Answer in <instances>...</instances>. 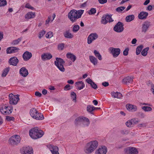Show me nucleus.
Instances as JSON below:
<instances>
[{"instance_id":"dca6fc26","label":"nucleus","mask_w":154,"mask_h":154,"mask_svg":"<svg viewBox=\"0 0 154 154\" xmlns=\"http://www.w3.org/2000/svg\"><path fill=\"white\" fill-rule=\"evenodd\" d=\"M48 147L52 154H59V149L57 146L51 145Z\"/></svg>"},{"instance_id":"5701e85b","label":"nucleus","mask_w":154,"mask_h":154,"mask_svg":"<svg viewBox=\"0 0 154 154\" xmlns=\"http://www.w3.org/2000/svg\"><path fill=\"white\" fill-rule=\"evenodd\" d=\"M148 15V13L144 11H142L138 14V17L139 19L141 20L145 19Z\"/></svg>"},{"instance_id":"09e8293b","label":"nucleus","mask_w":154,"mask_h":154,"mask_svg":"<svg viewBox=\"0 0 154 154\" xmlns=\"http://www.w3.org/2000/svg\"><path fill=\"white\" fill-rule=\"evenodd\" d=\"M125 8L124 6H121L118 7L116 9V11L118 12H121Z\"/></svg>"},{"instance_id":"ddd939ff","label":"nucleus","mask_w":154,"mask_h":154,"mask_svg":"<svg viewBox=\"0 0 154 154\" xmlns=\"http://www.w3.org/2000/svg\"><path fill=\"white\" fill-rule=\"evenodd\" d=\"M19 62L17 58L15 57H13L10 58L8 60V63L10 65L16 66Z\"/></svg>"},{"instance_id":"f704fd0d","label":"nucleus","mask_w":154,"mask_h":154,"mask_svg":"<svg viewBox=\"0 0 154 154\" xmlns=\"http://www.w3.org/2000/svg\"><path fill=\"white\" fill-rule=\"evenodd\" d=\"M87 111L90 113L93 114V111L95 110V107L92 105H89L87 107Z\"/></svg>"},{"instance_id":"bf43d9fd","label":"nucleus","mask_w":154,"mask_h":154,"mask_svg":"<svg viewBox=\"0 0 154 154\" xmlns=\"http://www.w3.org/2000/svg\"><path fill=\"white\" fill-rule=\"evenodd\" d=\"M25 8L31 10H33L34 9V8L31 6L29 3H27L25 5Z\"/></svg>"},{"instance_id":"0eeeda50","label":"nucleus","mask_w":154,"mask_h":154,"mask_svg":"<svg viewBox=\"0 0 154 154\" xmlns=\"http://www.w3.org/2000/svg\"><path fill=\"white\" fill-rule=\"evenodd\" d=\"M22 154H33V150L32 147H23L20 150Z\"/></svg>"},{"instance_id":"4be33fe9","label":"nucleus","mask_w":154,"mask_h":154,"mask_svg":"<svg viewBox=\"0 0 154 154\" xmlns=\"http://www.w3.org/2000/svg\"><path fill=\"white\" fill-rule=\"evenodd\" d=\"M52 57V55L50 53H44L41 55L42 59L44 61H45L46 60H49Z\"/></svg>"},{"instance_id":"a211bd4d","label":"nucleus","mask_w":154,"mask_h":154,"mask_svg":"<svg viewBox=\"0 0 154 154\" xmlns=\"http://www.w3.org/2000/svg\"><path fill=\"white\" fill-rule=\"evenodd\" d=\"M32 53L28 51L25 52L22 56L23 58L25 61L29 60L32 57Z\"/></svg>"},{"instance_id":"7ed1b4c3","label":"nucleus","mask_w":154,"mask_h":154,"mask_svg":"<svg viewBox=\"0 0 154 154\" xmlns=\"http://www.w3.org/2000/svg\"><path fill=\"white\" fill-rule=\"evenodd\" d=\"M56 60L54 61V64L59 69L61 72H63L65 69L63 67V64L65 63L64 61L60 58L57 57Z\"/></svg>"},{"instance_id":"37998d69","label":"nucleus","mask_w":154,"mask_h":154,"mask_svg":"<svg viewBox=\"0 0 154 154\" xmlns=\"http://www.w3.org/2000/svg\"><path fill=\"white\" fill-rule=\"evenodd\" d=\"M142 109L145 112L151 111L152 110V108L148 106H144L142 107Z\"/></svg>"},{"instance_id":"423d86ee","label":"nucleus","mask_w":154,"mask_h":154,"mask_svg":"<svg viewBox=\"0 0 154 154\" xmlns=\"http://www.w3.org/2000/svg\"><path fill=\"white\" fill-rule=\"evenodd\" d=\"M123 26L124 25L122 23L119 22L114 27L113 29L114 31L117 32H121L124 29Z\"/></svg>"},{"instance_id":"052dcab7","label":"nucleus","mask_w":154,"mask_h":154,"mask_svg":"<svg viewBox=\"0 0 154 154\" xmlns=\"http://www.w3.org/2000/svg\"><path fill=\"white\" fill-rule=\"evenodd\" d=\"M14 118L13 117L7 116L6 117V119L8 121L13 120H14Z\"/></svg>"},{"instance_id":"bb28decb","label":"nucleus","mask_w":154,"mask_h":154,"mask_svg":"<svg viewBox=\"0 0 154 154\" xmlns=\"http://www.w3.org/2000/svg\"><path fill=\"white\" fill-rule=\"evenodd\" d=\"M111 95L112 97L114 98H117L118 99H120L122 97V94L119 92H112L111 93Z\"/></svg>"},{"instance_id":"9d476101","label":"nucleus","mask_w":154,"mask_h":154,"mask_svg":"<svg viewBox=\"0 0 154 154\" xmlns=\"http://www.w3.org/2000/svg\"><path fill=\"white\" fill-rule=\"evenodd\" d=\"M86 119L85 121L88 122V119L83 116H80L76 119L75 121V124L76 125H80L82 124V121L84 119Z\"/></svg>"},{"instance_id":"39448f33","label":"nucleus","mask_w":154,"mask_h":154,"mask_svg":"<svg viewBox=\"0 0 154 154\" xmlns=\"http://www.w3.org/2000/svg\"><path fill=\"white\" fill-rule=\"evenodd\" d=\"M19 95H14L12 93L9 94V97L10 99L9 103L12 105L16 104L19 100Z\"/></svg>"},{"instance_id":"4468645a","label":"nucleus","mask_w":154,"mask_h":154,"mask_svg":"<svg viewBox=\"0 0 154 154\" xmlns=\"http://www.w3.org/2000/svg\"><path fill=\"white\" fill-rule=\"evenodd\" d=\"M98 37V35L96 33L91 34L88 38V43L90 44L94 40L96 39Z\"/></svg>"},{"instance_id":"338daca9","label":"nucleus","mask_w":154,"mask_h":154,"mask_svg":"<svg viewBox=\"0 0 154 154\" xmlns=\"http://www.w3.org/2000/svg\"><path fill=\"white\" fill-rule=\"evenodd\" d=\"M146 126V125L145 123H142L141 124H139L137 125L138 128H141L143 127H145Z\"/></svg>"},{"instance_id":"cd10ccee","label":"nucleus","mask_w":154,"mask_h":154,"mask_svg":"<svg viewBox=\"0 0 154 154\" xmlns=\"http://www.w3.org/2000/svg\"><path fill=\"white\" fill-rule=\"evenodd\" d=\"M66 56L67 58L70 59L73 62H74L76 59V56L70 53H67L66 54Z\"/></svg>"},{"instance_id":"6e6552de","label":"nucleus","mask_w":154,"mask_h":154,"mask_svg":"<svg viewBox=\"0 0 154 154\" xmlns=\"http://www.w3.org/2000/svg\"><path fill=\"white\" fill-rule=\"evenodd\" d=\"M10 106H4L0 109L1 113L4 115H6L11 113L12 112V110L9 109Z\"/></svg>"},{"instance_id":"9b49d317","label":"nucleus","mask_w":154,"mask_h":154,"mask_svg":"<svg viewBox=\"0 0 154 154\" xmlns=\"http://www.w3.org/2000/svg\"><path fill=\"white\" fill-rule=\"evenodd\" d=\"M107 151L106 147L105 146H102L96 151L95 154H106Z\"/></svg>"},{"instance_id":"58836bf2","label":"nucleus","mask_w":154,"mask_h":154,"mask_svg":"<svg viewBox=\"0 0 154 154\" xmlns=\"http://www.w3.org/2000/svg\"><path fill=\"white\" fill-rule=\"evenodd\" d=\"M112 15H109L108 14H106V15L105 16V17L106 18V19L107 20L108 22L110 23L111 22H112L113 21V20L112 19L111 17Z\"/></svg>"},{"instance_id":"f8f14e48","label":"nucleus","mask_w":154,"mask_h":154,"mask_svg":"<svg viewBox=\"0 0 154 154\" xmlns=\"http://www.w3.org/2000/svg\"><path fill=\"white\" fill-rule=\"evenodd\" d=\"M109 49L110 51V53L112 54L114 57H117L120 54V50L119 48H116L111 47L109 48Z\"/></svg>"},{"instance_id":"4d7b16f0","label":"nucleus","mask_w":154,"mask_h":154,"mask_svg":"<svg viewBox=\"0 0 154 154\" xmlns=\"http://www.w3.org/2000/svg\"><path fill=\"white\" fill-rule=\"evenodd\" d=\"M64 47V44L63 43L59 44L58 45V49L59 50H63V49Z\"/></svg>"},{"instance_id":"603ef678","label":"nucleus","mask_w":154,"mask_h":154,"mask_svg":"<svg viewBox=\"0 0 154 154\" xmlns=\"http://www.w3.org/2000/svg\"><path fill=\"white\" fill-rule=\"evenodd\" d=\"M7 3L6 0H0V7L4 6L6 5Z\"/></svg>"},{"instance_id":"20e7f679","label":"nucleus","mask_w":154,"mask_h":154,"mask_svg":"<svg viewBox=\"0 0 154 154\" xmlns=\"http://www.w3.org/2000/svg\"><path fill=\"white\" fill-rule=\"evenodd\" d=\"M20 136L15 135L11 136L9 139V141L12 145H15L20 143Z\"/></svg>"},{"instance_id":"6e6d98bb","label":"nucleus","mask_w":154,"mask_h":154,"mask_svg":"<svg viewBox=\"0 0 154 154\" xmlns=\"http://www.w3.org/2000/svg\"><path fill=\"white\" fill-rule=\"evenodd\" d=\"M45 33V31L44 30H42L39 32L38 37L39 38H41Z\"/></svg>"},{"instance_id":"412c9836","label":"nucleus","mask_w":154,"mask_h":154,"mask_svg":"<svg viewBox=\"0 0 154 154\" xmlns=\"http://www.w3.org/2000/svg\"><path fill=\"white\" fill-rule=\"evenodd\" d=\"M19 73L23 77H26L28 74V70L25 67H22L20 69Z\"/></svg>"},{"instance_id":"2eb2a0df","label":"nucleus","mask_w":154,"mask_h":154,"mask_svg":"<svg viewBox=\"0 0 154 154\" xmlns=\"http://www.w3.org/2000/svg\"><path fill=\"white\" fill-rule=\"evenodd\" d=\"M19 48L15 47H11L7 48L6 50L7 53L8 54H11L17 52Z\"/></svg>"},{"instance_id":"6ab92c4d","label":"nucleus","mask_w":154,"mask_h":154,"mask_svg":"<svg viewBox=\"0 0 154 154\" xmlns=\"http://www.w3.org/2000/svg\"><path fill=\"white\" fill-rule=\"evenodd\" d=\"M92 148V147H91L89 143H88L85 147L84 149V151L86 153H91L94 151Z\"/></svg>"},{"instance_id":"aec40b11","label":"nucleus","mask_w":154,"mask_h":154,"mask_svg":"<svg viewBox=\"0 0 154 154\" xmlns=\"http://www.w3.org/2000/svg\"><path fill=\"white\" fill-rule=\"evenodd\" d=\"M133 78L132 76H128L125 78L122 81V82L125 84L131 83L133 82Z\"/></svg>"},{"instance_id":"e433bc0d","label":"nucleus","mask_w":154,"mask_h":154,"mask_svg":"<svg viewBox=\"0 0 154 154\" xmlns=\"http://www.w3.org/2000/svg\"><path fill=\"white\" fill-rule=\"evenodd\" d=\"M143 48V46L142 45H140L137 47L136 50V53L137 55H138L140 54Z\"/></svg>"},{"instance_id":"393cba45","label":"nucleus","mask_w":154,"mask_h":154,"mask_svg":"<svg viewBox=\"0 0 154 154\" xmlns=\"http://www.w3.org/2000/svg\"><path fill=\"white\" fill-rule=\"evenodd\" d=\"M86 82L90 84L92 88L94 89H96L97 86L90 78H88L86 79Z\"/></svg>"},{"instance_id":"79ce46f5","label":"nucleus","mask_w":154,"mask_h":154,"mask_svg":"<svg viewBox=\"0 0 154 154\" xmlns=\"http://www.w3.org/2000/svg\"><path fill=\"white\" fill-rule=\"evenodd\" d=\"M70 95L71 98L72 99V100L76 102V95L75 93L73 91L71 93Z\"/></svg>"},{"instance_id":"0e129e2a","label":"nucleus","mask_w":154,"mask_h":154,"mask_svg":"<svg viewBox=\"0 0 154 154\" xmlns=\"http://www.w3.org/2000/svg\"><path fill=\"white\" fill-rule=\"evenodd\" d=\"M99 2L102 4L106 3L107 2V0H98Z\"/></svg>"},{"instance_id":"ea45409f","label":"nucleus","mask_w":154,"mask_h":154,"mask_svg":"<svg viewBox=\"0 0 154 154\" xmlns=\"http://www.w3.org/2000/svg\"><path fill=\"white\" fill-rule=\"evenodd\" d=\"M95 56L97 57L98 59L100 60H101L102 59V57L99 53V52L97 51L96 50H94V52Z\"/></svg>"},{"instance_id":"680f3d73","label":"nucleus","mask_w":154,"mask_h":154,"mask_svg":"<svg viewBox=\"0 0 154 154\" xmlns=\"http://www.w3.org/2000/svg\"><path fill=\"white\" fill-rule=\"evenodd\" d=\"M129 49L128 48L125 49V50L123 51V54L125 56H127L128 55V51Z\"/></svg>"},{"instance_id":"c85d7f7f","label":"nucleus","mask_w":154,"mask_h":154,"mask_svg":"<svg viewBox=\"0 0 154 154\" xmlns=\"http://www.w3.org/2000/svg\"><path fill=\"white\" fill-rule=\"evenodd\" d=\"M126 106L128 110H131L132 111H135L137 109V107L134 105L127 104Z\"/></svg>"},{"instance_id":"e2e57ef3","label":"nucleus","mask_w":154,"mask_h":154,"mask_svg":"<svg viewBox=\"0 0 154 154\" xmlns=\"http://www.w3.org/2000/svg\"><path fill=\"white\" fill-rule=\"evenodd\" d=\"M70 86L69 85L67 84L64 87V90L65 91L69 90L71 89L70 88Z\"/></svg>"},{"instance_id":"473e14b6","label":"nucleus","mask_w":154,"mask_h":154,"mask_svg":"<svg viewBox=\"0 0 154 154\" xmlns=\"http://www.w3.org/2000/svg\"><path fill=\"white\" fill-rule=\"evenodd\" d=\"M75 84L77 85V87L79 90L83 89L85 87V84L82 81L77 82H76Z\"/></svg>"},{"instance_id":"864d4df0","label":"nucleus","mask_w":154,"mask_h":154,"mask_svg":"<svg viewBox=\"0 0 154 154\" xmlns=\"http://www.w3.org/2000/svg\"><path fill=\"white\" fill-rule=\"evenodd\" d=\"M83 121H82V125L84 126H89L90 124V121L89 119H88V122L85 121L86 119H84Z\"/></svg>"},{"instance_id":"c9c22d12","label":"nucleus","mask_w":154,"mask_h":154,"mask_svg":"<svg viewBox=\"0 0 154 154\" xmlns=\"http://www.w3.org/2000/svg\"><path fill=\"white\" fill-rule=\"evenodd\" d=\"M134 18V15L132 14L127 16L125 18L126 21L127 22H130L133 20Z\"/></svg>"},{"instance_id":"49530a36","label":"nucleus","mask_w":154,"mask_h":154,"mask_svg":"<svg viewBox=\"0 0 154 154\" xmlns=\"http://www.w3.org/2000/svg\"><path fill=\"white\" fill-rule=\"evenodd\" d=\"M80 27L78 25H74L72 29V31L74 32H76L79 29Z\"/></svg>"},{"instance_id":"f3484780","label":"nucleus","mask_w":154,"mask_h":154,"mask_svg":"<svg viewBox=\"0 0 154 154\" xmlns=\"http://www.w3.org/2000/svg\"><path fill=\"white\" fill-rule=\"evenodd\" d=\"M150 26V22L148 21L144 23L142 27V32L145 33Z\"/></svg>"},{"instance_id":"8fccbe9b","label":"nucleus","mask_w":154,"mask_h":154,"mask_svg":"<svg viewBox=\"0 0 154 154\" xmlns=\"http://www.w3.org/2000/svg\"><path fill=\"white\" fill-rule=\"evenodd\" d=\"M125 124L126 125L129 127H131L133 125L131 119L128 121Z\"/></svg>"},{"instance_id":"7c9ffc66","label":"nucleus","mask_w":154,"mask_h":154,"mask_svg":"<svg viewBox=\"0 0 154 154\" xmlns=\"http://www.w3.org/2000/svg\"><path fill=\"white\" fill-rule=\"evenodd\" d=\"M89 60L94 65H96L97 63V60L94 57L92 56H89Z\"/></svg>"},{"instance_id":"a19ab883","label":"nucleus","mask_w":154,"mask_h":154,"mask_svg":"<svg viewBox=\"0 0 154 154\" xmlns=\"http://www.w3.org/2000/svg\"><path fill=\"white\" fill-rule=\"evenodd\" d=\"M149 49V47H146L141 52V54L143 56H146L147 54V51Z\"/></svg>"},{"instance_id":"a18cd8bd","label":"nucleus","mask_w":154,"mask_h":154,"mask_svg":"<svg viewBox=\"0 0 154 154\" xmlns=\"http://www.w3.org/2000/svg\"><path fill=\"white\" fill-rule=\"evenodd\" d=\"M120 132L122 135H126L128 134L130 132L129 130L124 129L121 130Z\"/></svg>"},{"instance_id":"4c0bfd02","label":"nucleus","mask_w":154,"mask_h":154,"mask_svg":"<svg viewBox=\"0 0 154 154\" xmlns=\"http://www.w3.org/2000/svg\"><path fill=\"white\" fill-rule=\"evenodd\" d=\"M10 68L9 67L5 68L3 70L2 74V76L3 77H5L8 74L9 72Z\"/></svg>"},{"instance_id":"3c124183","label":"nucleus","mask_w":154,"mask_h":154,"mask_svg":"<svg viewBox=\"0 0 154 154\" xmlns=\"http://www.w3.org/2000/svg\"><path fill=\"white\" fill-rule=\"evenodd\" d=\"M96 10L95 8H91L88 12V13L90 15L94 14L96 13Z\"/></svg>"},{"instance_id":"1a4fd4ad","label":"nucleus","mask_w":154,"mask_h":154,"mask_svg":"<svg viewBox=\"0 0 154 154\" xmlns=\"http://www.w3.org/2000/svg\"><path fill=\"white\" fill-rule=\"evenodd\" d=\"M126 154H137L138 152L136 149L134 147H128L124 149Z\"/></svg>"},{"instance_id":"72a5a7b5","label":"nucleus","mask_w":154,"mask_h":154,"mask_svg":"<svg viewBox=\"0 0 154 154\" xmlns=\"http://www.w3.org/2000/svg\"><path fill=\"white\" fill-rule=\"evenodd\" d=\"M64 35L67 38H71L73 37V35L69 31H66L64 33Z\"/></svg>"},{"instance_id":"2f4dec72","label":"nucleus","mask_w":154,"mask_h":154,"mask_svg":"<svg viewBox=\"0 0 154 154\" xmlns=\"http://www.w3.org/2000/svg\"><path fill=\"white\" fill-rule=\"evenodd\" d=\"M38 111L35 108H32L30 111V114L32 118H35V115L38 113Z\"/></svg>"},{"instance_id":"c03bdc74","label":"nucleus","mask_w":154,"mask_h":154,"mask_svg":"<svg viewBox=\"0 0 154 154\" xmlns=\"http://www.w3.org/2000/svg\"><path fill=\"white\" fill-rule=\"evenodd\" d=\"M22 38V37H20L18 38L17 39L14 40L12 42V44L14 45L18 44L19 42L21 41Z\"/></svg>"},{"instance_id":"de8ad7c7","label":"nucleus","mask_w":154,"mask_h":154,"mask_svg":"<svg viewBox=\"0 0 154 154\" xmlns=\"http://www.w3.org/2000/svg\"><path fill=\"white\" fill-rule=\"evenodd\" d=\"M101 22L102 24H106L108 23V21L106 19L105 16H103L102 17Z\"/></svg>"},{"instance_id":"f03ea898","label":"nucleus","mask_w":154,"mask_h":154,"mask_svg":"<svg viewBox=\"0 0 154 154\" xmlns=\"http://www.w3.org/2000/svg\"><path fill=\"white\" fill-rule=\"evenodd\" d=\"M44 132L41 130H39L37 127L32 128L29 131V135L32 139H36L42 137L44 134Z\"/></svg>"},{"instance_id":"5fc2aeb1","label":"nucleus","mask_w":154,"mask_h":154,"mask_svg":"<svg viewBox=\"0 0 154 154\" xmlns=\"http://www.w3.org/2000/svg\"><path fill=\"white\" fill-rule=\"evenodd\" d=\"M53 36L52 32L50 31L48 32L46 35V37L48 38H50Z\"/></svg>"},{"instance_id":"c756f323","label":"nucleus","mask_w":154,"mask_h":154,"mask_svg":"<svg viewBox=\"0 0 154 154\" xmlns=\"http://www.w3.org/2000/svg\"><path fill=\"white\" fill-rule=\"evenodd\" d=\"M33 118L36 120H42L44 119L43 115L38 112L35 115V118Z\"/></svg>"},{"instance_id":"69168bd1","label":"nucleus","mask_w":154,"mask_h":154,"mask_svg":"<svg viewBox=\"0 0 154 154\" xmlns=\"http://www.w3.org/2000/svg\"><path fill=\"white\" fill-rule=\"evenodd\" d=\"M35 95L36 96L38 97H40L42 96V94L41 93L39 92L36 91L35 92Z\"/></svg>"},{"instance_id":"774afa93","label":"nucleus","mask_w":154,"mask_h":154,"mask_svg":"<svg viewBox=\"0 0 154 154\" xmlns=\"http://www.w3.org/2000/svg\"><path fill=\"white\" fill-rule=\"evenodd\" d=\"M102 85L104 87H107L109 85V83L107 82H104L102 83Z\"/></svg>"},{"instance_id":"13d9d810","label":"nucleus","mask_w":154,"mask_h":154,"mask_svg":"<svg viewBox=\"0 0 154 154\" xmlns=\"http://www.w3.org/2000/svg\"><path fill=\"white\" fill-rule=\"evenodd\" d=\"M133 125L136 124L139 122V121L136 119H131Z\"/></svg>"},{"instance_id":"a878e982","label":"nucleus","mask_w":154,"mask_h":154,"mask_svg":"<svg viewBox=\"0 0 154 154\" xmlns=\"http://www.w3.org/2000/svg\"><path fill=\"white\" fill-rule=\"evenodd\" d=\"M35 14L34 12H29L27 13L25 16L26 19L29 20L30 19L33 18L35 17Z\"/></svg>"},{"instance_id":"b1692460","label":"nucleus","mask_w":154,"mask_h":154,"mask_svg":"<svg viewBox=\"0 0 154 154\" xmlns=\"http://www.w3.org/2000/svg\"><path fill=\"white\" fill-rule=\"evenodd\" d=\"M88 143L91 147H92V148L94 151L97 148L98 145V142L96 140L91 141Z\"/></svg>"},{"instance_id":"f257e3e1","label":"nucleus","mask_w":154,"mask_h":154,"mask_svg":"<svg viewBox=\"0 0 154 154\" xmlns=\"http://www.w3.org/2000/svg\"><path fill=\"white\" fill-rule=\"evenodd\" d=\"M84 10H79L78 11L75 9L71 10L68 14V17L72 23L76 21L77 20L81 18L83 14Z\"/></svg>"}]
</instances>
